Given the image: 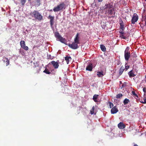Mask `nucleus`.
<instances>
[{"instance_id":"obj_1","label":"nucleus","mask_w":146,"mask_h":146,"mask_svg":"<svg viewBox=\"0 0 146 146\" xmlns=\"http://www.w3.org/2000/svg\"><path fill=\"white\" fill-rule=\"evenodd\" d=\"M30 15L32 17H34L39 21H40L43 19L42 16L37 11L34 10L33 12L30 13Z\"/></svg>"},{"instance_id":"obj_2","label":"nucleus","mask_w":146,"mask_h":146,"mask_svg":"<svg viewBox=\"0 0 146 146\" xmlns=\"http://www.w3.org/2000/svg\"><path fill=\"white\" fill-rule=\"evenodd\" d=\"M65 8V5L64 3L62 2L58 5L56 7H54L53 9V10L55 12H58L60 10H62Z\"/></svg>"},{"instance_id":"obj_3","label":"nucleus","mask_w":146,"mask_h":146,"mask_svg":"<svg viewBox=\"0 0 146 146\" xmlns=\"http://www.w3.org/2000/svg\"><path fill=\"white\" fill-rule=\"evenodd\" d=\"M55 36L56 38L58 39L59 41L62 43L66 44V40L64 38L62 37L60 35L59 33L58 32H55Z\"/></svg>"},{"instance_id":"obj_4","label":"nucleus","mask_w":146,"mask_h":146,"mask_svg":"<svg viewBox=\"0 0 146 146\" xmlns=\"http://www.w3.org/2000/svg\"><path fill=\"white\" fill-rule=\"evenodd\" d=\"M78 43H77L76 42H73L72 44H69L68 45L69 47L72 49H76L78 48Z\"/></svg>"},{"instance_id":"obj_5","label":"nucleus","mask_w":146,"mask_h":146,"mask_svg":"<svg viewBox=\"0 0 146 146\" xmlns=\"http://www.w3.org/2000/svg\"><path fill=\"white\" fill-rule=\"evenodd\" d=\"M52 64L53 65L54 69H57L59 66V64L57 62H55L54 61H52L49 63L48 64V65H49Z\"/></svg>"},{"instance_id":"obj_6","label":"nucleus","mask_w":146,"mask_h":146,"mask_svg":"<svg viewBox=\"0 0 146 146\" xmlns=\"http://www.w3.org/2000/svg\"><path fill=\"white\" fill-rule=\"evenodd\" d=\"M20 44L21 47L23 48L25 50H29V48L27 46H25V42L24 40H21L20 42Z\"/></svg>"},{"instance_id":"obj_7","label":"nucleus","mask_w":146,"mask_h":146,"mask_svg":"<svg viewBox=\"0 0 146 146\" xmlns=\"http://www.w3.org/2000/svg\"><path fill=\"white\" fill-rule=\"evenodd\" d=\"M54 17L50 15H49L48 17V19H50V24L51 28L53 27V26L54 23Z\"/></svg>"},{"instance_id":"obj_8","label":"nucleus","mask_w":146,"mask_h":146,"mask_svg":"<svg viewBox=\"0 0 146 146\" xmlns=\"http://www.w3.org/2000/svg\"><path fill=\"white\" fill-rule=\"evenodd\" d=\"M138 19V17L137 15L135 13L134 14L131 21L132 23L134 24L137 21Z\"/></svg>"},{"instance_id":"obj_9","label":"nucleus","mask_w":146,"mask_h":146,"mask_svg":"<svg viewBox=\"0 0 146 146\" xmlns=\"http://www.w3.org/2000/svg\"><path fill=\"white\" fill-rule=\"evenodd\" d=\"M93 69V65L91 63H90L86 66V70L91 71H92Z\"/></svg>"},{"instance_id":"obj_10","label":"nucleus","mask_w":146,"mask_h":146,"mask_svg":"<svg viewBox=\"0 0 146 146\" xmlns=\"http://www.w3.org/2000/svg\"><path fill=\"white\" fill-rule=\"evenodd\" d=\"M118 127L119 129H123L125 127V125L123 122H120L118 124Z\"/></svg>"},{"instance_id":"obj_11","label":"nucleus","mask_w":146,"mask_h":146,"mask_svg":"<svg viewBox=\"0 0 146 146\" xmlns=\"http://www.w3.org/2000/svg\"><path fill=\"white\" fill-rule=\"evenodd\" d=\"M118 111V110L115 106L113 107L111 110V113L112 114H114L117 112Z\"/></svg>"},{"instance_id":"obj_12","label":"nucleus","mask_w":146,"mask_h":146,"mask_svg":"<svg viewBox=\"0 0 146 146\" xmlns=\"http://www.w3.org/2000/svg\"><path fill=\"white\" fill-rule=\"evenodd\" d=\"M112 6L111 5V3H108V4H106L105 5L104 7V9H111L112 8Z\"/></svg>"},{"instance_id":"obj_13","label":"nucleus","mask_w":146,"mask_h":146,"mask_svg":"<svg viewBox=\"0 0 146 146\" xmlns=\"http://www.w3.org/2000/svg\"><path fill=\"white\" fill-rule=\"evenodd\" d=\"M80 37L79 36V33H77L76 35V37L74 38V42L78 43H80Z\"/></svg>"},{"instance_id":"obj_14","label":"nucleus","mask_w":146,"mask_h":146,"mask_svg":"<svg viewBox=\"0 0 146 146\" xmlns=\"http://www.w3.org/2000/svg\"><path fill=\"white\" fill-rule=\"evenodd\" d=\"M130 57V53H124V57L126 61H128Z\"/></svg>"},{"instance_id":"obj_15","label":"nucleus","mask_w":146,"mask_h":146,"mask_svg":"<svg viewBox=\"0 0 146 146\" xmlns=\"http://www.w3.org/2000/svg\"><path fill=\"white\" fill-rule=\"evenodd\" d=\"M3 60L4 62L6 63V66H7L9 64V61L8 58L5 57L3 58Z\"/></svg>"},{"instance_id":"obj_16","label":"nucleus","mask_w":146,"mask_h":146,"mask_svg":"<svg viewBox=\"0 0 146 146\" xmlns=\"http://www.w3.org/2000/svg\"><path fill=\"white\" fill-rule=\"evenodd\" d=\"M99 96V95L95 94L93 98V99L94 100V101L95 102H98V97Z\"/></svg>"},{"instance_id":"obj_17","label":"nucleus","mask_w":146,"mask_h":146,"mask_svg":"<svg viewBox=\"0 0 146 146\" xmlns=\"http://www.w3.org/2000/svg\"><path fill=\"white\" fill-rule=\"evenodd\" d=\"M128 74L130 77H133L136 75L135 74H134V73L133 72L132 70L129 71L128 73Z\"/></svg>"},{"instance_id":"obj_18","label":"nucleus","mask_w":146,"mask_h":146,"mask_svg":"<svg viewBox=\"0 0 146 146\" xmlns=\"http://www.w3.org/2000/svg\"><path fill=\"white\" fill-rule=\"evenodd\" d=\"M72 59V58L70 56H66L65 57V60L66 61L67 63L68 64L69 62Z\"/></svg>"},{"instance_id":"obj_19","label":"nucleus","mask_w":146,"mask_h":146,"mask_svg":"<svg viewBox=\"0 0 146 146\" xmlns=\"http://www.w3.org/2000/svg\"><path fill=\"white\" fill-rule=\"evenodd\" d=\"M103 72L102 71L100 72L98 71L97 72V75L99 77H100L104 75L103 74Z\"/></svg>"},{"instance_id":"obj_20","label":"nucleus","mask_w":146,"mask_h":146,"mask_svg":"<svg viewBox=\"0 0 146 146\" xmlns=\"http://www.w3.org/2000/svg\"><path fill=\"white\" fill-rule=\"evenodd\" d=\"M124 69L123 66H122L119 70V75H121L123 73Z\"/></svg>"},{"instance_id":"obj_21","label":"nucleus","mask_w":146,"mask_h":146,"mask_svg":"<svg viewBox=\"0 0 146 146\" xmlns=\"http://www.w3.org/2000/svg\"><path fill=\"white\" fill-rule=\"evenodd\" d=\"M123 30L120 31H119V33L120 34V36L122 38H125L124 36V33L123 32Z\"/></svg>"},{"instance_id":"obj_22","label":"nucleus","mask_w":146,"mask_h":146,"mask_svg":"<svg viewBox=\"0 0 146 146\" xmlns=\"http://www.w3.org/2000/svg\"><path fill=\"white\" fill-rule=\"evenodd\" d=\"M100 48L101 50L103 52H105L106 50V49L105 46L103 45H100Z\"/></svg>"},{"instance_id":"obj_23","label":"nucleus","mask_w":146,"mask_h":146,"mask_svg":"<svg viewBox=\"0 0 146 146\" xmlns=\"http://www.w3.org/2000/svg\"><path fill=\"white\" fill-rule=\"evenodd\" d=\"M130 102L129 100L127 98H125L124 100L123 103L124 105L128 104Z\"/></svg>"},{"instance_id":"obj_24","label":"nucleus","mask_w":146,"mask_h":146,"mask_svg":"<svg viewBox=\"0 0 146 146\" xmlns=\"http://www.w3.org/2000/svg\"><path fill=\"white\" fill-rule=\"evenodd\" d=\"M130 33H124V36L125 38H123L124 39H125L126 38H127L130 35Z\"/></svg>"},{"instance_id":"obj_25","label":"nucleus","mask_w":146,"mask_h":146,"mask_svg":"<svg viewBox=\"0 0 146 146\" xmlns=\"http://www.w3.org/2000/svg\"><path fill=\"white\" fill-rule=\"evenodd\" d=\"M129 47L127 46L125 49V50L124 51V53H130V52L129 51Z\"/></svg>"},{"instance_id":"obj_26","label":"nucleus","mask_w":146,"mask_h":146,"mask_svg":"<svg viewBox=\"0 0 146 146\" xmlns=\"http://www.w3.org/2000/svg\"><path fill=\"white\" fill-rule=\"evenodd\" d=\"M43 72L47 74H50L51 73V72L49 71L46 68H45Z\"/></svg>"},{"instance_id":"obj_27","label":"nucleus","mask_w":146,"mask_h":146,"mask_svg":"<svg viewBox=\"0 0 146 146\" xmlns=\"http://www.w3.org/2000/svg\"><path fill=\"white\" fill-rule=\"evenodd\" d=\"M123 95L122 94H119L116 95V98H120Z\"/></svg>"},{"instance_id":"obj_28","label":"nucleus","mask_w":146,"mask_h":146,"mask_svg":"<svg viewBox=\"0 0 146 146\" xmlns=\"http://www.w3.org/2000/svg\"><path fill=\"white\" fill-rule=\"evenodd\" d=\"M131 93L133 95V96H134V97H136L137 98H138V96H137V94H136L135 93V91H133L132 92H131Z\"/></svg>"},{"instance_id":"obj_29","label":"nucleus","mask_w":146,"mask_h":146,"mask_svg":"<svg viewBox=\"0 0 146 146\" xmlns=\"http://www.w3.org/2000/svg\"><path fill=\"white\" fill-rule=\"evenodd\" d=\"M127 85V83L126 82H125L123 83L122 85L121 86V89H122L125 88L126 87Z\"/></svg>"},{"instance_id":"obj_30","label":"nucleus","mask_w":146,"mask_h":146,"mask_svg":"<svg viewBox=\"0 0 146 146\" xmlns=\"http://www.w3.org/2000/svg\"><path fill=\"white\" fill-rule=\"evenodd\" d=\"M108 103L109 104V106L110 108H111L112 107H113V104L112 103L110 102H108Z\"/></svg>"},{"instance_id":"obj_31","label":"nucleus","mask_w":146,"mask_h":146,"mask_svg":"<svg viewBox=\"0 0 146 146\" xmlns=\"http://www.w3.org/2000/svg\"><path fill=\"white\" fill-rule=\"evenodd\" d=\"M142 19L143 20L145 21V25L146 26V15L142 16Z\"/></svg>"},{"instance_id":"obj_32","label":"nucleus","mask_w":146,"mask_h":146,"mask_svg":"<svg viewBox=\"0 0 146 146\" xmlns=\"http://www.w3.org/2000/svg\"><path fill=\"white\" fill-rule=\"evenodd\" d=\"M94 106H93L92 107L91 110L90 111V113L92 115L93 114H94Z\"/></svg>"},{"instance_id":"obj_33","label":"nucleus","mask_w":146,"mask_h":146,"mask_svg":"<svg viewBox=\"0 0 146 146\" xmlns=\"http://www.w3.org/2000/svg\"><path fill=\"white\" fill-rule=\"evenodd\" d=\"M113 9H109L108 11V13L109 14L111 15L112 14Z\"/></svg>"},{"instance_id":"obj_34","label":"nucleus","mask_w":146,"mask_h":146,"mask_svg":"<svg viewBox=\"0 0 146 146\" xmlns=\"http://www.w3.org/2000/svg\"><path fill=\"white\" fill-rule=\"evenodd\" d=\"M21 3L23 5H25L26 2V0H21Z\"/></svg>"},{"instance_id":"obj_35","label":"nucleus","mask_w":146,"mask_h":146,"mask_svg":"<svg viewBox=\"0 0 146 146\" xmlns=\"http://www.w3.org/2000/svg\"><path fill=\"white\" fill-rule=\"evenodd\" d=\"M120 28L121 29L123 30L124 28V25L123 24L120 23Z\"/></svg>"},{"instance_id":"obj_36","label":"nucleus","mask_w":146,"mask_h":146,"mask_svg":"<svg viewBox=\"0 0 146 146\" xmlns=\"http://www.w3.org/2000/svg\"><path fill=\"white\" fill-rule=\"evenodd\" d=\"M143 101H142V103L143 104H146V96L144 97L143 98Z\"/></svg>"},{"instance_id":"obj_37","label":"nucleus","mask_w":146,"mask_h":146,"mask_svg":"<svg viewBox=\"0 0 146 146\" xmlns=\"http://www.w3.org/2000/svg\"><path fill=\"white\" fill-rule=\"evenodd\" d=\"M40 0H36V2L37 3V5L38 6L40 4Z\"/></svg>"},{"instance_id":"obj_38","label":"nucleus","mask_w":146,"mask_h":146,"mask_svg":"<svg viewBox=\"0 0 146 146\" xmlns=\"http://www.w3.org/2000/svg\"><path fill=\"white\" fill-rule=\"evenodd\" d=\"M127 64V63L126 64H125V69L126 70H127L129 68V66L128 65H126Z\"/></svg>"},{"instance_id":"obj_39","label":"nucleus","mask_w":146,"mask_h":146,"mask_svg":"<svg viewBox=\"0 0 146 146\" xmlns=\"http://www.w3.org/2000/svg\"><path fill=\"white\" fill-rule=\"evenodd\" d=\"M143 91L145 93H146V87H144L143 88ZM144 96H145V95H146L145 93L144 94Z\"/></svg>"},{"instance_id":"obj_40","label":"nucleus","mask_w":146,"mask_h":146,"mask_svg":"<svg viewBox=\"0 0 146 146\" xmlns=\"http://www.w3.org/2000/svg\"><path fill=\"white\" fill-rule=\"evenodd\" d=\"M48 59H52V58L51 56L50 55H48Z\"/></svg>"},{"instance_id":"obj_41","label":"nucleus","mask_w":146,"mask_h":146,"mask_svg":"<svg viewBox=\"0 0 146 146\" xmlns=\"http://www.w3.org/2000/svg\"><path fill=\"white\" fill-rule=\"evenodd\" d=\"M98 2H101L103 1V0H97Z\"/></svg>"},{"instance_id":"obj_42","label":"nucleus","mask_w":146,"mask_h":146,"mask_svg":"<svg viewBox=\"0 0 146 146\" xmlns=\"http://www.w3.org/2000/svg\"><path fill=\"white\" fill-rule=\"evenodd\" d=\"M121 62L120 61H119L117 64V65H119L120 64Z\"/></svg>"},{"instance_id":"obj_43","label":"nucleus","mask_w":146,"mask_h":146,"mask_svg":"<svg viewBox=\"0 0 146 146\" xmlns=\"http://www.w3.org/2000/svg\"><path fill=\"white\" fill-rule=\"evenodd\" d=\"M49 69H50V70L51 72H52L54 70V69H51L50 68Z\"/></svg>"},{"instance_id":"obj_44","label":"nucleus","mask_w":146,"mask_h":146,"mask_svg":"<svg viewBox=\"0 0 146 146\" xmlns=\"http://www.w3.org/2000/svg\"><path fill=\"white\" fill-rule=\"evenodd\" d=\"M134 146H138L136 144H135L134 145Z\"/></svg>"},{"instance_id":"obj_45","label":"nucleus","mask_w":146,"mask_h":146,"mask_svg":"<svg viewBox=\"0 0 146 146\" xmlns=\"http://www.w3.org/2000/svg\"><path fill=\"white\" fill-rule=\"evenodd\" d=\"M49 11H52V9H50V10H49Z\"/></svg>"},{"instance_id":"obj_46","label":"nucleus","mask_w":146,"mask_h":146,"mask_svg":"<svg viewBox=\"0 0 146 146\" xmlns=\"http://www.w3.org/2000/svg\"><path fill=\"white\" fill-rule=\"evenodd\" d=\"M120 84H122V82H121V81H120Z\"/></svg>"},{"instance_id":"obj_47","label":"nucleus","mask_w":146,"mask_h":146,"mask_svg":"<svg viewBox=\"0 0 146 146\" xmlns=\"http://www.w3.org/2000/svg\"><path fill=\"white\" fill-rule=\"evenodd\" d=\"M31 0H28L29 1H30Z\"/></svg>"},{"instance_id":"obj_48","label":"nucleus","mask_w":146,"mask_h":146,"mask_svg":"<svg viewBox=\"0 0 146 146\" xmlns=\"http://www.w3.org/2000/svg\"><path fill=\"white\" fill-rule=\"evenodd\" d=\"M145 1H146V0H144Z\"/></svg>"}]
</instances>
